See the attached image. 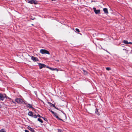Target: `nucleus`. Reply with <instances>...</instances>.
<instances>
[{"mask_svg":"<svg viewBox=\"0 0 132 132\" xmlns=\"http://www.w3.org/2000/svg\"><path fill=\"white\" fill-rule=\"evenodd\" d=\"M15 101L18 104H26V103L23 101L22 99L20 98H17L15 99Z\"/></svg>","mask_w":132,"mask_h":132,"instance_id":"nucleus-1","label":"nucleus"},{"mask_svg":"<svg viewBox=\"0 0 132 132\" xmlns=\"http://www.w3.org/2000/svg\"><path fill=\"white\" fill-rule=\"evenodd\" d=\"M40 52L42 54H50V53L49 52L45 50L41 49L40 51Z\"/></svg>","mask_w":132,"mask_h":132,"instance_id":"nucleus-2","label":"nucleus"},{"mask_svg":"<svg viewBox=\"0 0 132 132\" xmlns=\"http://www.w3.org/2000/svg\"><path fill=\"white\" fill-rule=\"evenodd\" d=\"M7 96L5 94H2L0 93V100L2 101H3L4 98H7Z\"/></svg>","mask_w":132,"mask_h":132,"instance_id":"nucleus-3","label":"nucleus"},{"mask_svg":"<svg viewBox=\"0 0 132 132\" xmlns=\"http://www.w3.org/2000/svg\"><path fill=\"white\" fill-rule=\"evenodd\" d=\"M38 64L39 66V68L40 69H41L43 68L46 67V65L44 64L40 63H38Z\"/></svg>","mask_w":132,"mask_h":132,"instance_id":"nucleus-4","label":"nucleus"},{"mask_svg":"<svg viewBox=\"0 0 132 132\" xmlns=\"http://www.w3.org/2000/svg\"><path fill=\"white\" fill-rule=\"evenodd\" d=\"M94 11L95 12V13L96 14H98L100 13V10H96V8L95 7L93 8Z\"/></svg>","mask_w":132,"mask_h":132,"instance_id":"nucleus-5","label":"nucleus"},{"mask_svg":"<svg viewBox=\"0 0 132 132\" xmlns=\"http://www.w3.org/2000/svg\"><path fill=\"white\" fill-rule=\"evenodd\" d=\"M31 59L34 62L37 61H39L38 59L37 58L33 56H31Z\"/></svg>","mask_w":132,"mask_h":132,"instance_id":"nucleus-6","label":"nucleus"},{"mask_svg":"<svg viewBox=\"0 0 132 132\" xmlns=\"http://www.w3.org/2000/svg\"><path fill=\"white\" fill-rule=\"evenodd\" d=\"M53 114V115L56 118H57V119H58L60 120H61V121H63L64 122V121L62 119H60V118L58 117V116H57V113H55L54 112V113Z\"/></svg>","mask_w":132,"mask_h":132,"instance_id":"nucleus-7","label":"nucleus"},{"mask_svg":"<svg viewBox=\"0 0 132 132\" xmlns=\"http://www.w3.org/2000/svg\"><path fill=\"white\" fill-rule=\"evenodd\" d=\"M27 128L29 130L32 132H34L35 131L34 130L33 128H31L29 126Z\"/></svg>","mask_w":132,"mask_h":132,"instance_id":"nucleus-8","label":"nucleus"},{"mask_svg":"<svg viewBox=\"0 0 132 132\" xmlns=\"http://www.w3.org/2000/svg\"><path fill=\"white\" fill-rule=\"evenodd\" d=\"M103 11H104V12L106 14H107L108 13V10L106 8H104L103 9Z\"/></svg>","mask_w":132,"mask_h":132,"instance_id":"nucleus-9","label":"nucleus"},{"mask_svg":"<svg viewBox=\"0 0 132 132\" xmlns=\"http://www.w3.org/2000/svg\"><path fill=\"white\" fill-rule=\"evenodd\" d=\"M33 113L32 111H30L28 113V115L29 116L32 117V116H33Z\"/></svg>","mask_w":132,"mask_h":132,"instance_id":"nucleus-10","label":"nucleus"},{"mask_svg":"<svg viewBox=\"0 0 132 132\" xmlns=\"http://www.w3.org/2000/svg\"><path fill=\"white\" fill-rule=\"evenodd\" d=\"M50 69L51 70H53V71L55 70H56L57 71H58V70L56 68H53L50 67Z\"/></svg>","mask_w":132,"mask_h":132,"instance_id":"nucleus-11","label":"nucleus"},{"mask_svg":"<svg viewBox=\"0 0 132 132\" xmlns=\"http://www.w3.org/2000/svg\"><path fill=\"white\" fill-rule=\"evenodd\" d=\"M48 104H50V106H52L54 108H56V107L55 106V104H52L49 102H48Z\"/></svg>","mask_w":132,"mask_h":132,"instance_id":"nucleus-12","label":"nucleus"},{"mask_svg":"<svg viewBox=\"0 0 132 132\" xmlns=\"http://www.w3.org/2000/svg\"><path fill=\"white\" fill-rule=\"evenodd\" d=\"M28 105H27V106H28L30 108H33V107H32V106L31 104H28Z\"/></svg>","mask_w":132,"mask_h":132,"instance_id":"nucleus-13","label":"nucleus"},{"mask_svg":"<svg viewBox=\"0 0 132 132\" xmlns=\"http://www.w3.org/2000/svg\"><path fill=\"white\" fill-rule=\"evenodd\" d=\"M33 117L34 118H37V116L35 113H33V116H32V117Z\"/></svg>","mask_w":132,"mask_h":132,"instance_id":"nucleus-14","label":"nucleus"},{"mask_svg":"<svg viewBox=\"0 0 132 132\" xmlns=\"http://www.w3.org/2000/svg\"><path fill=\"white\" fill-rule=\"evenodd\" d=\"M33 0H28V3L31 4H32V2Z\"/></svg>","mask_w":132,"mask_h":132,"instance_id":"nucleus-15","label":"nucleus"},{"mask_svg":"<svg viewBox=\"0 0 132 132\" xmlns=\"http://www.w3.org/2000/svg\"><path fill=\"white\" fill-rule=\"evenodd\" d=\"M95 113L97 115H99V112H98L97 109L96 108L95 110Z\"/></svg>","mask_w":132,"mask_h":132,"instance_id":"nucleus-16","label":"nucleus"},{"mask_svg":"<svg viewBox=\"0 0 132 132\" xmlns=\"http://www.w3.org/2000/svg\"><path fill=\"white\" fill-rule=\"evenodd\" d=\"M123 42L124 43L126 44H128V42L127 40H124L123 41Z\"/></svg>","mask_w":132,"mask_h":132,"instance_id":"nucleus-17","label":"nucleus"},{"mask_svg":"<svg viewBox=\"0 0 132 132\" xmlns=\"http://www.w3.org/2000/svg\"><path fill=\"white\" fill-rule=\"evenodd\" d=\"M32 4H36L37 3V1L36 0H33V2H32Z\"/></svg>","mask_w":132,"mask_h":132,"instance_id":"nucleus-18","label":"nucleus"},{"mask_svg":"<svg viewBox=\"0 0 132 132\" xmlns=\"http://www.w3.org/2000/svg\"><path fill=\"white\" fill-rule=\"evenodd\" d=\"M38 120L42 123H43V120L41 119H40L39 118L38 119Z\"/></svg>","mask_w":132,"mask_h":132,"instance_id":"nucleus-19","label":"nucleus"},{"mask_svg":"<svg viewBox=\"0 0 132 132\" xmlns=\"http://www.w3.org/2000/svg\"><path fill=\"white\" fill-rule=\"evenodd\" d=\"M6 132L5 130L4 129H2L0 130V132Z\"/></svg>","mask_w":132,"mask_h":132,"instance_id":"nucleus-20","label":"nucleus"},{"mask_svg":"<svg viewBox=\"0 0 132 132\" xmlns=\"http://www.w3.org/2000/svg\"><path fill=\"white\" fill-rule=\"evenodd\" d=\"M42 118H43L45 121H47V119L46 118L43 117Z\"/></svg>","mask_w":132,"mask_h":132,"instance_id":"nucleus-21","label":"nucleus"},{"mask_svg":"<svg viewBox=\"0 0 132 132\" xmlns=\"http://www.w3.org/2000/svg\"><path fill=\"white\" fill-rule=\"evenodd\" d=\"M106 69L108 71L110 70H111V68L109 67H106Z\"/></svg>","mask_w":132,"mask_h":132,"instance_id":"nucleus-22","label":"nucleus"},{"mask_svg":"<svg viewBox=\"0 0 132 132\" xmlns=\"http://www.w3.org/2000/svg\"><path fill=\"white\" fill-rule=\"evenodd\" d=\"M75 30L76 31H77L78 32H80L78 28H76Z\"/></svg>","mask_w":132,"mask_h":132,"instance_id":"nucleus-23","label":"nucleus"},{"mask_svg":"<svg viewBox=\"0 0 132 132\" xmlns=\"http://www.w3.org/2000/svg\"><path fill=\"white\" fill-rule=\"evenodd\" d=\"M49 111H50L53 114L54 113V112L52 110H51L49 109Z\"/></svg>","mask_w":132,"mask_h":132,"instance_id":"nucleus-24","label":"nucleus"},{"mask_svg":"<svg viewBox=\"0 0 132 132\" xmlns=\"http://www.w3.org/2000/svg\"><path fill=\"white\" fill-rule=\"evenodd\" d=\"M83 72H84V73L85 74H86L87 73V72L86 71L84 70H83Z\"/></svg>","mask_w":132,"mask_h":132,"instance_id":"nucleus-25","label":"nucleus"},{"mask_svg":"<svg viewBox=\"0 0 132 132\" xmlns=\"http://www.w3.org/2000/svg\"><path fill=\"white\" fill-rule=\"evenodd\" d=\"M10 101L11 102V104H13V102H14V101H13L12 99H11Z\"/></svg>","mask_w":132,"mask_h":132,"instance_id":"nucleus-26","label":"nucleus"},{"mask_svg":"<svg viewBox=\"0 0 132 132\" xmlns=\"http://www.w3.org/2000/svg\"><path fill=\"white\" fill-rule=\"evenodd\" d=\"M37 117H38L40 118H42V117L39 114H38V115H37Z\"/></svg>","mask_w":132,"mask_h":132,"instance_id":"nucleus-27","label":"nucleus"},{"mask_svg":"<svg viewBox=\"0 0 132 132\" xmlns=\"http://www.w3.org/2000/svg\"><path fill=\"white\" fill-rule=\"evenodd\" d=\"M62 113H63V114H64V115H65L66 116V114L65 113H64L63 111L62 110H60Z\"/></svg>","mask_w":132,"mask_h":132,"instance_id":"nucleus-28","label":"nucleus"},{"mask_svg":"<svg viewBox=\"0 0 132 132\" xmlns=\"http://www.w3.org/2000/svg\"><path fill=\"white\" fill-rule=\"evenodd\" d=\"M58 130L59 132H61L62 130L61 129H58Z\"/></svg>","mask_w":132,"mask_h":132,"instance_id":"nucleus-29","label":"nucleus"},{"mask_svg":"<svg viewBox=\"0 0 132 132\" xmlns=\"http://www.w3.org/2000/svg\"><path fill=\"white\" fill-rule=\"evenodd\" d=\"M16 104V102H13V105H15Z\"/></svg>","mask_w":132,"mask_h":132,"instance_id":"nucleus-30","label":"nucleus"},{"mask_svg":"<svg viewBox=\"0 0 132 132\" xmlns=\"http://www.w3.org/2000/svg\"><path fill=\"white\" fill-rule=\"evenodd\" d=\"M25 132H29L28 130H25Z\"/></svg>","mask_w":132,"mask_h":132,"instance_id":"nucleus-31","label":"nucleus"},{"mask_svg":"<svg viewBox=\"0 0 132 132\" xmlns=\"http://www.w3.org/2000/svg\"><path fill=\"white\" fill-rule=\"evenodd\" d=\"M128 44H132V43L131 42H128Z\"/></svg>","mask_w":132,"mask_h":132,"instance_id":"nucleus-32","label":"nucleus"},{"mask_svg":"<svg viewBox=\"0 0 132 132\" xmlns=\"http://www.w3.org/2000/svg\"><path fill=\"white\" fill-rule=\"evenodd\" d=\"M46 67L47 68H48L49 69H50V67H49L48 66H46Z\"/></svg>","mask_w":132,"mask_h":132,"instance_id":"nucleus-33","label":"nucleus"},{"mask_svg":"<svg viewBox=\"0 0 132 132\" xmlns=\"http://www.w3.org/2000/svg\"><path fill=\"white\" fill-rule=\"evenodd\" d=\"M55 108L56 109H57V110H60H60L58 108H56H56Z\"/></svg>","mask_w":132,"mask_h":132,"instance_id":"nucleus-34","label":"nucleus"},{"mask_svg":"<svg viewBox=\"0 0 132 132\" xmlns=\"http://www.w3.org/2000/svg\"><path fill=\"white\" fill-rule=\"evenodd\" d=\"M126 52L127 53H128V51L127 50V51H126Z\"/></svg>","mask_w":132,"mask_h":132,"instance_id":"nucleus-35","label":"nucleus"},{"mask_svg":"<svg viewBox=\"0 0 132 132\" xmlns=\"http://www.w3.org/2000/svg\"><path fill=\"white\" fill-rule=\"evenodd\" d=\"M123 50H125V51H127V50L126 49H123Z\"/></svg>","mask_w":132,"mask_h":132,"instance_id":"nucleus-36","label":"nucleus"},{"mask_svg":"<svg viewBox=\"0 0 132 132\" xmlns=\"http://www.w3.org/2000/svg\"><path fill=\"white\" fill-rule=\"evenodd\" d=\"M2 107L1 105L0 104V108H1Z\"/></svg>","mask_w":132,"mask_h":132,"instance_id":"nucleus-37","label":"nucleus"},{"mask_svg":"<svg viewBox=\"0 0 132 132\" xmlns=\"http://www.w3.org/2000/svg\"><path fill=\"white\" fill-rule=\"evenodd\" d=\"M35 18H33V19H32V20H34V19H35Z\"/></svg>","mask_w":132,"mask_h":132,"instance_id":"nucleus-38","label":"nucleus"},{"mask_svg":"<svg viewBox=\"0 0 132 132\" xmlns=\"http://www.w3.org/2000/svg\"><path fill=\"white\" fill-rule=\"evenodd\" d=\"M31 25H32V26H33V25H34V24H31Z\"/></svg>","mask_w":132,"mask_h":132,"instance_id":"nucleus-39","label":"nucleus"},{"mask_svg":"<svg viewBox=\"0 0 132 132\" xmlns=\"http://www.w3.org/2000/svg\"><path fill=\"white\" fill-rule=\"evenodd\" d=\"M106 51L107 52H108V51Z\"/></svg>","mask_w":132,"mask_h":132,"instance_id":"nucleus-40","label":"nucleus"}]
</instances>
